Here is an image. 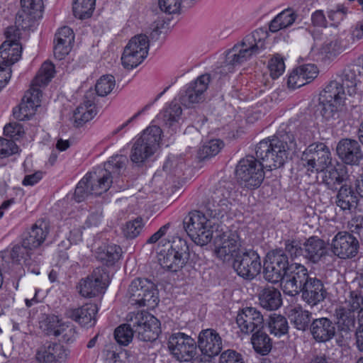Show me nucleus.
<instances>
[{
	"label": "nucleus",
	"instance_id": "nucleus-1",
	"mask_svg": "<svg viewBox=\"0 0 363 363\" xmlns=\"http://www.w3.org/2000/svg\"><path fill=\"white\" fill-rule=\"evenodd\" d=\"M127 323L118 326L114 332L118 343L128 345L135 335L143 342H153L161 333L160 322L146 311L132 312L126 317Z\"/></svg>",
	"mask_w": 363,
	"mask_h": 363
},
{
	"label": "nucleus",
	"instance_id": "nucleus-2",
	"mask_svg": "<svg viewBox=\"0 0 363 363\" xmlns=\"http://www.w3.org/2000/svg\"><path fill=\"white\" fill-rule=\"evenodd\" d=\"M125 160L126 158L123 156L116 155L104 164V169L99 177L96 172L87 173L76 186L74 200L79 203L89 195L99 196L108 190L113 182V174H119Z\"/></svg>",
	"mask_w": 363,
	"mask_h": 363
},
{
	"label": "nucleus",
	"instance_id": "nucleus-3",
	"mask_svg": "<svg viewBox=\"0 0 363 363\" xmlns=\"http://www.w3.org/2000/svg\"><path fill=\"white\" fill-rule=\"evenodd\" d=\"M296 149L295 137L291 133H280L261 140L256 146L257 158L269 170L282 167L288 159L289 151Z\"/></svg>",
	"mask_w": 363,
	"mask_h": 363
},
{
	"label": "nucleus",
	"instance_id": "nucleus-4",
	"mask_svg": "<svg viewBox=\"0 0 363 363\" xmlns=\"http://www.w3.org/2000/svg\"><path fill=\"white\" fill-rule=\"evenodd\" d=\"M267 38L268 33L263 28L257 29L247 35L240 43L235 45L227 52L226 65L236 66L259 54L266 49Z\"/></svg>",
	"mask_w": 363,
	"mask_h": 363
},
{
	"label": "nucleus",
	"instance_id": "nucleus-5",
	"mask_svg": "<svg viewBox=\"0 0 363 363\" xmlns=\"http://www.w3.org/2000/svg\"><path fill=\"white\" fill-rule=\"evenodd\" d=\"M211 220L199 211L189 212L183 220V227L191 240L197 245L203 246L213 238V226Z\"/></svg>",
	"mask_w": 363,
	"mask_h": 363
},
{
	"label": "nucleus",
	"instance_id": "nucleus-6",
	"mask_svg": "<svg viewBox=\"0 0 363 363\" xmlns=\"http://www.w3.org/2000/svg\"><path fill=\"white\" fill-rule=\"evenodd\" d=\"M162 133L157 125H150L143 130L131 147L130 160L138 166L145 162L156 152Z\"/></svg>",
	"mask_w": 363,
	"mask_h": 363
},
{
	"label": "nucleus",
	"instance_id": "nucleus-7",
	"mask_svg": "<svg viewBox=\"0 0 363 363\" xmlns=\"http://www.w3.org/2000/svg\"><path fill=\"white\" fill-rule=\"evenodd\" d=\"M264 164L257 157L247 156L237 165L235 174L240 184L247 189H257L264 179Z\"/></svg>",
	"mask_w": 363,
	"mask_h": 363
},
{
	"label": "nucleus",
	"instance_id": "nucleus-8",
	"mask_svg": "<svg viewBox=\"0 0 363 363\" xmlns=\"http://www.w3.org/2000/svg\"><path fill=\"white\" fill-rule=\"evenodd\" d=\"M156 285L145 278H137L132 281L128 289L129 302L138 306L155 307L158 301Z\"/></svg>",
	"mask_w": 363,
	"mask_h": 363
},
{
	"label": "nucleus",
	"instance_id": "nucleus-9",
	"mask_svg": "<svg viewBox=\"0 0 363 363\" xmlns=\"http://www.w3.org/2000/svg\"><path fill=\"white\" fill-rule=\"evenodd\" d=\"M189 259V250L186 241L177 238L173 240L167 252L160 255L159 262L167 271L177 272L185 266Z\"/></svg>",
	"mask_w": 363,
	"mask_h": 363
},
{
	"label": "nucleus",
	"instance_id": "nucleus-10",
	"mask_svg": "<svg viewBox=\"0 0 363 363\" xmlns=\"http://www.w3.org/2000/svg\"><path fill=\"white\" fill-rule=\"evenodd\" d=\"M214 238L215 252L223 261L235 259L242 252V242L237 231L216 232Z\"/></svg>",
	"mask_w": 363,
	"mask_h": 363
},
{
	"label": "nucleus",
	"instance_id": "nucleus-11",
	"mask_svg": "<svg viewBox=\"0 0 363 363\" xmlns=\"http://www.w3.org/2000/svg\"><path fill=\"white\" fill-rule=\"evenodd\" d=\"M289 267V257L282 249L272 250L267 254L264 262V278L273 284L282 282Z\"/></svg>",
	"mask_w": 363,
	"mask_h": 363
},
{
	"label": "nucleus",
	"instance_id": "nucleus-12",
	"mask_svg": "<svg viewBox=\"0 0 363 363\" xmlns=\"http://www.w3.org/2000/svg\"><path fill=\"white\" fill-rule=\"evenodd\" d=\"M331 152L324 143L312 144L303 152L301 161L311 172H323L331 164Z\"/></svg>",
	"mask_w": 363,
	"mask_h": 363
},
{
	"label": "nucleus",
	"instance_id": "nucleus-13",
	"mask_svg": "<svg viewBox=\"0 0 363 363\" xmlns=\"http://www.w3.org/2000/svg\"><path fill=\"white\" fill-rule=\"evenodd\" d=\"M167 345L170 353L179 362H189L197 352L195 340L181 332L172 333L169 337Z\"/></svg>",
	"mask_w": 363,
	"mask_h": 363
},
{
	"label": "nucleus",
	"instance_id": "nucleus-14",
	"mask_svg": "<svg viewBox=\"0 0 363 363\" xmlns=\"http://www.w3.org/2000/svg\"><path fill=\"white\" fill-rule=\"evenodd\" d=\"M208 205V216L218 220L223 218L232 208L231 189L223 185L217 186L210 193Z\"/></svg>",
	"mask_w": 363,
	"mask_h": 363
},
{
	"label": "nucleus",
	"instance_id": "nucleus-15",
	"mask_svg": "<svg viewBox=\"0 0 363 363\" xmlns=\"http://www.w3.org/2000/svg\"><path fill=\"white\" fill-rule=\"evenodd\" d=\"M311 277L305 266L293 263L286 271L281 287L285 294L294 296L300 293Z\"/></svg>",
	"mask_w": 363,
	"mask_h": 363
},
{
	"label": "nucleus",
	"instance_id": "nucleus-16",
	"mask_svg": "<svg viewBox=\"0 0 363 363\" xmlns=\"http://www.w3.org/2000/svg\"><path fill=\"white\" fill-rule=\"evenodd\" d=\"M109 284V277L102 267L96 268L86 278L79 283V292L86 298H92L105 293Z\"/></svg>",
	"mask_w": 363,
	"mask_h": 363
},
{
	"label": "nucleus",
	"instance_id": "nucleus-17",
	"mask_svg": "<svg viewBox=\"0 0 363 363\" xmlns=\"http://www.w3.org/2000/svg\"><path fill=\"white\" fill-rule=\"evenodd\" d=\"M233 268L237 274L246 279H252L262 268L261 260L256 251L243 250L233 262Z\"/></svg>",
	"mask_w": 363,
	"mask_h": 363
},
{
	"label": "nucleus",
	"instance_id": "nucleus-18",
	"mask_svg": "<svg viewBox=\"0 0 363 363\" xmlns=\"http://www.w3.org/2000/svg\"><path fill=\"white\" fill-rule=\"evenodd\" d=\"M210 82V75L205 74L187 84L179 93V101L182 105L191 107L195 104L203 102L205 92Z\"/></svg>",
	"mask_w": 363,
	"mask_h": 363
},
{
	"label": "nucleus",
	"instance_id": "nucleus-19",
	"mask_svg": "<svg viewBox=\"0 0 363 363\" xmlns=\"http://www.w3.org/2000/svg\"><path fill=\"white\" fill-rule=\"evenodd\" d=\"M55 73L54 65L51 62H45L33 80L30 89L26 91L23 98L31 102L33 105L40 106L42 91L39 87L46 86L54 77Z\"/></svg>",
	"mask_w": 363,
	"mask_h": 363
},
{
	"label": "nucleus",
	"instance_id": "nucleus-20",
	"mask_svg": "<svg viewBox=\"0 0 363 363\" xmlns=\"http://www.w3.org/2000/svg\"><path fill=\"white\" fill-rule=\"evenodd\" d=\"M359 241L352 233H337L331 241V251L340 259H350L357 255Z\"/></svg>",
	"mask_w": 363,
	"mask_h": 363
},
{
	"label": "nucleus",
	"instance_id": "nucleus-21",
	"mask_svg": "<svg viewBox=\"0 0 363 363\" xmlns=\"http://www.w3.org/2000/svg\"><path fill=\"white\" fill-rule=\"evenodd\" d=\"M236 323L240 331L247 335L262 330L264 325L262 314L253 307L242 308L237 315Z\"/></svg>",
	"mask_w": 363,
	"mask_h": 363
},
{
	"label": "nucleus",
	"instance_id": "nucleus-22",
	"mask_svg": "<svg viewBox=\"0 0 363 363\" xmlns=\"http://www.w3.org/2000/svg\"><path fill=\"white\" fill-rule=\"evenodd\" d=\"M336 152L342 162L348 165H358L363 159V152L359 142L350 138L341 139Z\"/></svg>",
	"mask_w": 363,
	"mask_h": 363
},
{
	"label": "nucleus",
	"instance_id": "nucleus-23",
	"mask_svg": "<svg viewBox=\"0 0 363 363\" xmlns=\"http://www.w3.org/2000/svg\"><path fill=\"white\" fill-rule=\"evenodd\" d=\"M22 10L16 16V23L23 29L29 28L34 20L41 17L43 0H21Z\"/></svg>",
	"mask_w": 363,
	"mask_h": 363
},
{
	"label": "nucleus",
	"instance_id": "nucleus-24",
	"mask_svg": "<svg viewBox=\"0 0 363 363\" xmlns=\"http://www.w3.org/2000/svg\"><path fill=\"white\" fill-rule=\"evenodd\" d=\"M300 293H301L302 299L312 307L323 302L328 295L323 281L315 277L309 279Z\"/></svg>",
	"mask_w": 363,
	"mask_h": 363
},
{
	"label": "nucleus",
	"instance_id": "nucleus-25",
	"mask_svg": "<svg viewBox=\"0 0 363 363\" xmlns=\"http://www.w3.org/2000/svg\"><path fill=\"white\" fill-rule=\"evenodd\" d=\"M309 330L313 338L320 343L331 340L336 334L335 323L328 318L313 319Z\"/></svg>",
	"mask_w": 363,
	"mask_h": 363
},
{
	"label": "nucleus",
	"instance_id": "nucleus-26",
	"mask_svg": "<svg viewBox=\"0 0 363 363\" xmlns=\"http://www.w3.org/2000/svg\"><path fill=\"white\" fill-rule=\"evenodd\" d=\"M198 344L201 352L208 357L218 355L223 348L220 335L215 330L210 328L200 332Z\"/></svg>",
	"mask_w": 363,
	"mask_h": 363
},
{
	"label": "nucleus",
	"instance_id": "nucleus-27",
	"mask_svg": "<svg viewBox=\"0 0 363 363\" xmlns=\"http://www.w3.org/2000/svg\"><path fill=\"white\" fill-rule=\"evenodd\" d=\"M98 307L94 303H86L82 307L73 309H68L65 312L67 318H70L82 326L91 327L96 323V314Z\"/></svg>",
	"mask_w": 363,
	"mask_h": 363
},
{
	"label": "nucleus",
	"instance_id": "nucleus-28",
	"mask_svg": "<svg viewBox=\"0 0 363 363\" xmlns=\"http://www.w3.org/2000/svg\"><path fill=\"white\" fill-rule=\"evenodd\" d=\"M67 356L66 350L60 344L46 342L37 351L36 359L40 363H56L65 359Z\"/></svg>",
	"mask_w": 363,
	"mask_h": 363
},
{
	"label": "nucleus",
	"instance_id": "nucleus-29",
	"mask_svg": "<svg viewBox=\"0 0 363 363\" xmlns=\"http://www.w3.org/2000/svg\"><path fill=\"white\" fill-rule=\"evenodd\" d=\"M342 84L347 89L349 95L352 96L358 91V86L361 84V78L363 75L361 73V67L357 64L347 65L338 76Z\"/></svg>",
	"mask_w": 363,
	"mask_h": 363
},
{
	"label": "nucleus",
	"instance_id": "nucleus-30",
	"mask_svg": "<svg viewBox=\"0 0 363 363\" xmlns=\"http://www.w3.org/2000/svg\"><path fill=\"white\" fill-rule=\"evenodd\" d=\"M303 246V257L311 263H318L327 254L325 241L317 236L308 238Z\"/></svg>",
	"mask_w": 363,
	"mask_h": 363
},
{
	"label": "nucleus",
	"instance_id": "nucleus-31",
	"mask_svg": "<svg viewBox=\"0 0 363 363\" xmlns=\"http://www.w3.org/2000/svg\"><path fill=\"white\" fill-rule=\"evenodd\" d=\"M48 232L47 223L41 222L40 224H34L23 238V247L29 250L38 247L44 242Z\"/></svg>",
	"mask_w": 363,
	"mask_h": 363
},
{
	"label": "nucleus",
	"instance_id": "nucleus-32",
	"mask_svg": "<svg viewBox=\"0 0 363 363\" xmlns=\"http://www.w3.org/2000/svg\"><path fill=\"white\" fill-rule=\"evenodd\" d=\"M323 182L328 189L336 191L340 184L347 183L349 179L347 167L344 165L331 167L324 170Z\"/></svg>",
	"mask_w": 363,
	"mask_h": 363
},
{
	"label": "nucleus",
	"instance_id": "nucleus-33",
	"mask_svg": "<svg viewBox=\"0 0 363 363\" xmlns=\"http://www.w3.org/2000/svg\"><path fill=\"white\" fill-rule=\"evenodd\" d=\"M358 194L354 191L351 185L343 184L338 189L336 195V205L342 211H351L358 204Z\"/></svg>",
	"mask_w": 363,
	"mask_h": 363
},
{
	"label": "nucleus",
	"instance_id": "nucleus-34",
	"mask_svg": "<svg viewBox=\"0 0 363 363\" xmlns=\"http://www.w3.org/2000/svg\"><path fill=\"white\" fill-rule=\"evenodd\" d=\"M182 110L181 106L174 102H172L164 111L160 116L168 133L170 135L174 134L179 128V121L181 118Z\"/></svg>",
	"mask_w": 363,
	"mask_h": 363
},
{
	"label": "nucleus",
	"instance_id": "nucleus-35",
	"mask_svg": "<svg viewBox=\"0 0 363 363\" xmlns=\"http://www.w3.org/2000/svg\"><path fill=\"white\" fill-rule=\"evenodd\" d=\"M22 46L20 43L4 41L0 46V65L10 67L20 60Z\"/></svg>",
	"mask_w": 363,
	"mask_h": 363
},
{
	"label": "nucleus",
	"instance_id": "nucleus-36",
	"mask_svg": "<svg viewBox=\"0 0 363 363\" xmlns=\"http://www.w3.org/2000/svg\"><path fill=\"white\" fill-rule=\"evenodd\" d=\"M259 301L260 306L268 311L277 310L282 304L281 293L274 287L263 289L259 294Z\"/></svg>",
	"mask_w": 363,
	"mask_h": 363
},
{
	"label": "nucleus",
	"instance_id": "nucleus-37",
	"mask_svg": "<svg viewBox=\"0 0 363 363\" xmlns=\"http://www.w3.org/2000/svg\"><path fill=\"white\" fill-rule=\"evenodd\" d=\"M345 86L337 79L331 80L320 94V100L341 104L345 99Z\"/></svg>",
	"mask_w": 363,
	"mask_h": 363
},
{
	"label": "nucleus",
	"instance_id": "nucleus-38",
	"mask_svg": "<svg viewBox=\"0 0 363 363\" xmlns=\"http://www.w3.org/2000/svg\"><path fill=\"white\" fill-rule=\"evenodd\" d=\"M122 254V250L117 245L99 247L96 251V257L104 264L111 266L117 262Z\"/></svg>",
	"mask_w": 363,
	"mask_h": 363
},
{
	"label": "nucleus",
	"instance_id": "nucleus-39",
	"mask_svg": "<svg viewBox=\"0 0 363 363\" xmlns=\"http://www.w3.org/2000/svg\"><path fill=\"white\" fill-rule=\"evenodd\" d=\"M94 103L91 100H86L74 110L72 119L77 127L83 125L91 120L96 115Z\"/></svg>",
	"mask_w": 363,
	"mask_h": 363
},
{
	"label": "nucleus",
	"instance_id": "nucleus-40",
	"mask_svg": "<svg viewBox=\"0 0 363 363\" xmlns=\"http://www.w3.org/2000/svg\"><path fill=\"white\" fill-rule=\"evenodd\" d=\"M312 313L301 307H294L290 310L289 318L294 327L299 330L305 331L311 325Z\"/></svg>",
	"mask_w": 363,
	"mask_h": 363
},
{
	"label": "nucleus",
	"instance_id": "nucleus-41",
	"mask_svg": "<svg viewBox=\"0 0 363 363\" xmlns=\"http://www.w3.org/2000/svg\"><path fill=\"white\" fill-rule=\"evenodd\" d=\"M297 18L296 13L291 9H286L279 13L269 23V29L275 33L291 26Z\"/></svg>",
	"mask_w": 363,
	"mask_h": 363
},
{
	"label": "nucleus",
	"instance_id": "nucleus-42",
	"mask_svg": "<svg viewBox=\"0 0 363 363\" xmlns=\"http://www.w3.org/2000/svg\"><path fill=\"white\" fill-rule=\"evenodd\" d=\"M147 50H139V51L132 50L129 48H124L121 62L124 68L133 69L138 66L147 56Z\"/></svg>",
	"mask_w": 363,
	"mask_h": 363
},
{
	"label": "nucleus",
	"instance_id": "nucleus-43",
	"mask_svg": "<svg viewBox=\"0 0 363 363\" xmlns=\"http://www.w3.org/2000/svg\"><path fill=\"white\" fill-rule=\"evenodd\" d=\"M251 342L255 351L262 355L267 354L272 347L271 339L262 330L252 334Z\"/></svg>",
	"mask_w": 363,
	"mask_h": 363
},
{
	"label": "nucleus",
	"instance_id": "nucleus-44",
	"mask_svg": "<svg viewBox=\"0 0 363 363\" xmlns=\"http://www.w3.org/2000/svg\"><path fill=\"white\" fill-rule=\"evenodd\" d=\"M338 327L342 331H352L355 326L356 318L353 311H351L343 306L335 310Z\"/></svg>",
	"mask_w": 363,
	"mask_h": 363
},
{
	"label": "nucleus",
	"instance_id": "nucleus-45",
	"mask_svg": "<svg viewBox=\"0 0 363 363\" xmlns=\"http://www.w3.org/2000/svg\"><path fill=\"white\" fill-rule=\"evenodd\" d=\"M96 0H74L72 11L75 17L79 19L89 18L95 8Z\"/></svg>",
	"mask_w": 363,
	"mask_h": 363
},
{
	"label": "nucleus",
	"instance_id": "nucleus-46",
	"mask_svg": "<svg viewBox=\"0 0 363 363\" xmlns=\"http://www.w3.org/2000/svg\"><path fill=\"white\" fill-rule=\"evenodd\" d=\"M224 143L219 139L211 140L205 143L198 150L197 156L200 160H204L216 155L223 147Z\"/></svg>",
	"mask_w": 363,
	"mask_h": 363
},
{
	"label": "nucleus",
	"instance_id": "nucleus-47",
	"mask_svg": "<svg viewBox=\"0 0 363 363\" xmlns=\"http://www.w3.org/2000/svg\"><path fill=\"white\" fill-rule=\"evenodd\" d=\"M268 326L270 333L277 337L286 334L289 330L286 318L281 315L275 313L270 316Z\"/></svg>",
	"mask_w": 363,
	"mask_h": 363
},
{
	"label": "nucleus",
	"instance_id": "nucleus-48",
	"mask_svg": "<svg viewBox=\"0 0 363 363\" xmlns=\"http://www.w3.org/2000/svg\"><path fill=\"white\" fill-rule=\"evenodd\" d=\"M37 108L38 106L23 98L19 106L13 108V115L19 121L28 120L35 114Z\"/></svg>",
	"mask_w": 363,
	"mask_h": 363
},
{
	"label": "nucleus",
	"instance_id": "nucleus-49",
	"mask_svg": "<svg viewBox=\"0 0 363 363\" xmlns=\"http://www.w3.org/2000/svg\"><path fill=\"white\" fill-rule=\"evenodd\" d=\"M115 86V78L112 75H104L96 82L95 90L100 96L108 95Z\"/></svg>",
	"mask_w": 363,
	"mask_h": 363
},
{
	"label": "nucleus",
	"instance_id": "nucleus-50",
	"mask_svg": "<svg viewBox=\"0 0 363 363\" xmlns=\"http://www.w3.org/2000/svg\"><path fill=\"white\" fill-rule=\"evenodd\" d=\"M60 320L54 315H48L41 323L40 328L48 335L57 337V333L61 326Z\"/></svg>",
	"mask_w": 363,
	"mask_h": 363
},
{
	"label": "nucleus",
	"instance_id": "nucleus-51",
	"mask_svg": "<svg viewBox=\"0 0 363 363\" xmlns=\"http://www.w3.org/2000/svg\"><path fill=\"white\" fill-rule=\"evenodd\" d=\"M345 306L347 309L355 312H359L363 308V296L362 292L357 290L351 291L345 299Z\"/></svg>",
	"mask_w": 363,
	"mask_h": 363
},
{
	"label": "nucleus",
	"instance_id": "nucleus-52",
	"mask_svg": "<svg viewBox=\"0 0 363 363\" xmlns=\"http://www.w3.org/2000/svg\"><path fill=\"white\" fill-rule=\"evenodd\" d=\"M144 223L142 218H136L133 220L128 221L123 228V233L125 238L133 239L141 232Z\"/></svg>",
	"mask_w": 363,
	"mask_h": 363
},
{
	"label": "nucleus",
	"instance_id": "nucleus-53",
	"mask_svg": "<svg viewBox=\"0 0 363 363\" xmlns=\"http://www.w3.org/2000/svg\"><path fill=\"white\" fill-rule=\"evenodd\" d=\"M345 45L340 38H334L333 39L326 41L323 46V50L330 57H336L342 53L345 50Z\"/></svg>",
	"mask_w": 363,
	"mask_h": 363
},
{
	"label": "nucleus",
	"instance_id": "nucleus-54",
	"mask_svg": "<svg viewBox=\"0 0 363 363\" xmlns=\"http://www.w3.org/2000/svg\"><path fill=\"white\" fill-rule=\"evenodd\" d=\"M284 249L291 259L303 257V246L300 240L288 238L284 240Z\"/></svg>",
	"mask_w": 363,
	"mask_h": 363
},
{
	"label": "nucleus",
	"instance_id": "nucleus-55",
	"mask_svg": "<svg viewBox=\"0 0 363 363\" xmlns=\"http://www.w3.org/2000/svg\"><path fill=\"white\" fill-rule=\"evenodd\" d=\"M341 104H336L332 101H324L320 100L318 104V109L320 110V114L326 120L330 121L334 118L337 115V106Z\"/></svg>",
	"mask_w": 363,
	"mask_h": 363
},
{
	"label": "nucleus",
	"instance_id": "nucleus-56",
	"mask_svg": "<svg viewBox=\"0 0 363 363\" xmlns=\"http://www.w3.org/2000/svg\"><path fill=\"white\" fill-rule=\"evenodd\" d=\"M60 336V340L65 343H72L77 337V332L74 325L71 323H62L57 333V337Z\"/></svg>",
	"mask_w": 363,
	"mask_h": 363
},
{
	"label": "nucleus",
	"instance_id": "nucleus-57",
	"mask_svg": "<svg viewBox=\"0 0 363 363\" xmlns=\"http://www.w3.org/2000/svg\"><path fill=\"white\" fill-rule=\"evenodd\" d=\"M268 68L270 76L273 79L278 78L283 74L285 69L284 59L278 55H275L269 61Z\"/></svg>",
	"mask_w": 363,
	"mask_h": 363
},
{
	"label": "nucleus",
	"instance_id": "nucleus-58",
	"mask_svg": "<svg viewBox=\"0 0 363 363\" xmlns=\"http://www.w3.org/2000/svg\"><path fill=\"white\" fill-rule=\"evenodd\" d=\"M18 151V147L12 139L0 138V158L8 157Z\"/></svg>",
	"mask_w": 363,
	"mask_h": 363
},
{
	"label": "nucleus",
	"instance_id": "nucleus-59",
	"mask_svg": "<svg viewBox=\"0 0 363 363\" xmlns=\"http://www.w3.org/2000/svg\"><path fill=\"white\" fill-rule=\"evenodd\" d=\"M126 48L131 49L132 50L139 51L140 48L147 50L148 52L149 49V41L147 37L145 35L140 34L133 37L125 47Z\"/></svg>",
	"mask_w": 363,
	"mask_h": 363
},
{
	"label": "nucleus",
	"instance_id": "nucleus-60",
	"mask_svg": "<svg viewBox=\"0 0 363 363\" xmlns=\"http://www.w3.org/2000/svg\"><path fill=\"white\" fill-rule=\"evenodd\" d=\"M74 35L72 30L68 26L62 27L55 34V42L72 46Z\"/></svg>",
	"mask_w": 363,
	"mask_h": 363
},
{
	"label": "nucleus",
	"instance_id": "nucleus-61",
	"mask_svg": "<svg viewBox=\"0 0 363 363\" xmlns=\"http://www.w3.org/2000/svg\"><path fill=\"white\" fill-rule=\"evenodd\" d=\"M297 68L299 71V74L303 78L305 84L311 82L318 75V68L315 65L307 64Z\"/></svg>",
	"mask_w": 363,
	"mask_h": 363
},
{
	"label": "nucleus",
	"instance_id": "nucleus-62",
	"mask_svg": "<svg viewBox=\"0 0 363 363\" xmlns=\"http://www.w3.org/2000/svg\"><path fill=\"white\" fill-rule=\"evenodd\" d=\"M219 363H245L242 355L233 350H228L221 353Z\"/></svg>",
	"mask_w": 363,
	"mask_h": 363
},
{
	"label": "nucleus",
	"instance_id": "nucleus-63",
	"mask_svg": "<svg viewBox=\"0 0 363 363\" xmlns=\"http://www.w3.org/2000/svg\"><path fill=\"white\" fill-rule=\"evenodd\" d=\"M182 0H159L158 4L161 11L169 13H177L179 11Z\"/></svg>",
	"mask_w": 363,
	"mask_h": 363
},
{
	"label": "nucleus",
	"instance_id": "nucleus-64",
	"mask_svg": "<svg viewBox=\"0 0 363 363\" xmlns=\"http://www.w3.org/2000/svg\"><path fill=\"white\" fill-rule=\"evenodd\" d=\"M348 8L344 5H338L334 9L328 11V17L335 23H339L342 21L348 13Z\"/></svg>",
	"mask_w": 363,
	"mask_h": 363
}]
</instances>
